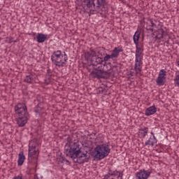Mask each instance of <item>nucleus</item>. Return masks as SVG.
I'll return each instance as SVG.
<instances>
[{
	"instance_id": "obj_1",
	"label": "nucleus",
	"mask_w": 179,
	"mask_h": 179,
	"mask_svg": "<svg viewBox=\"0 0 179 179\" xmlns=\"http://www.w3.org/2000/svg\"><path fill=\"white\" fill-rule=\"evenodd\" d=\"M64 153L66 156L71 157L74 163L83 164L89 162L90 157H87V152L85 154L82 152V148L78 143H73V145H66L64 147Z\"/></svg>"
},
{
	"instance_id": "obj_2",
	"label": "nucleus",
	"mask_w": 179,
	"mask_h": 179,
	"mask_svg": "<svg viewBox=\"0 0 179 179\" xmlns=\"http://www.w3.org/2000/svg\"><path fill=\"white\" fill-rule=\"evenodd\" d=\"M111 62H104L100 66L95 67L90 73V79H110L113 76Z\"/></svg>"
},
{
	"instance_id": "obj_3",
	"label": "nucleus",
	"mask_w": 179,
	"mask_h": 179,
	"mask_svg": "<svg viewBox=\"0 0 179 179\" xmlns=\"http://www.w3.org/2000/svg\"><path fill=\"white\" fill-rule=\"evenodd\" d=\"M82 5L84 8H94V10L100 13V15H106L108 10V1L107 0H81Z\"/></svg>"
},
{
	"instance_id": "obj_4",
	"label": "nucleus",
	"mask_w": 179,
	"mask_h": 179,
	"mask_svg": "<svg viewBox=\"0 0 179 179\" xmlns=\"http://www.w3.org/2000/svg\"><path fill=\"white\" fill-rule=\"evenodd\" d=\"M15 113L17 115L16 122L18 127H23L30 120V114L27 111V106L24 103H18L14 107Z\"/></svg>"
},
{
	"instance_id": "obj_5",
	"label": "nucleus",
	"mask_w": 179,
	"mask_h": 179,
	"mask_svg": "<svg viewBox=\"0 0 179 179\" xmlns=\"http://www.w3.org/2000/svg\"><path fill=\"white\" fill-rule=\"evenodd\" d=\"M110 145L103 143L96 146L92 152V156L96 160H103V159H105V157H107L110 155Z\"/></svg>"
},
{
	"instance_id": "obj_6",
	"label": "nucleus",
	"mask_w": 179,
	"mask_h": 179,
	"mask_svg": "<svg viewBox=\"0 0 179 179\" xmlns=\"http://www.w3.org/2000/svg\"><path fill=\"white\" fill-rule=\"evenodd\" d=\"M51 61L56 66L63 68V66H65V63L64 62V55L62 54V51L57 50L53 52L51 55Z\"/></svg>"
},
{
	"instance_id": "obj_7",
	"label": "nucleus",
	"mask_w": 179,
	"mask_h": 179,
	"mask_svg": "<svg viewBox=\"0 0 179 179\" xmlns=\"http://www.w3.org/2000/svg\"><path fill=\"white\" fill-rule=\"evenodd\" d=\"M124 49L120 47H116L112 50V53L110 55L106 54L105 57L103 58V62H107V61H110V59H114V58H117L120 57V53L122 52Z\"/></svg>"
},
{
	"instance_id": "obj_8",
	"label": "nucleus",
	"mask_w": 179,
	"mask_h": 179,
	"mask_svg": "<svg viewBox=\"0 0 179 179\" xmlns=\"http://www.w3.org/2000/svg\"><path fill=\"white\" fill-rule=\"evenodd\" d=\"M103 57H99L96 55L95 56H93L92 59H91V65H89L87 67V69L88 72H90L92 69H90V66H93L92 71L94 69V68H99L101 65H103Z\"/></svg>"
},
{
	"instance_id": "obj_9",
	"label": "nucleus",
	"mask_w": 179,
	"mask_h": 179,
	"mask_svg": "<svg viewBox=\"0 0 179 179\" xmlns=\"http://www.w3.org/2000/svg\"><path fill=\"white\" fill-rule=\"evenodd\" d=\"M150 171H146L145 169H141L136 173V177L137 179H148L149 178V177H150Z\"/></svg>"
},
{
	"instance_id": "obj_10",
	"label": "nucleus",
	"mask_w": 179,
	"mask_h": 179,
	"mask_svg": "<svg viewBox=\"0 0 179 179\" xmlns=\"http://www.w3.org/2000/svg\"><path fill=\"white\" fill-rule=\"evenodd\" d=\"M142 59H136L135 60V66H134V69L136 72V75H138V73H141L142 72Z\"/></svg>"
},
{
	"instance_id": "obj_11",
	"label": "nucleus",
	"mask_w": 179,
	"mask_h": 179,
	"mask_svg": "<svg viewBox=\"0 0 179 179\" xmlns=\"http://www.w3.org/2000/svg\"><path fill=\"white\" fill-rule=\"evenodd\" d=\"M157 111V108H156V106L153 105L152 106H150L147 109H145V115H146V117H150V115H153V114H156Z\"/></svg>"
},
{
	"instance_id": "obj_12",
	"label": "nucleus",
	"mask_w": 179,
	"mask_h": 179,
	"mask_svg": "<svg viewBox=\"0 0 179 179\" xmlns=\"http://www.w3.org/2000/svg\"><path fill=\"white\" fill-rule=\"evenodd\" d=\"M34 79H36V74L34 73H29L28 75L25 76L24 82H25V83L31 84L34 82Z\"/></svg>"
},
{
	"instance_id": "obj_13",
	"label": "nucleus",
	"mask_w": 179,
	"mask_h": 179,
	"mask_svg": "<svg viewBox=\"0 0 179 179\" xmlns=\"http://www.w3.org/2000/svg\"><path fill=\"white\" fill-rule=\"evenodd\" d=\"M24 160H26V157L24 156V153L23 152V151H21L18 155L17 165L23 166Z\"/></svg>"
},
{
	"instance_id": "obj_14",
	"label": "nucleus",
	"mask_w": 179,
	"mask_h": 179,
	"mask_svg": "<svg viewBox=\"0 0 179 179\" xmlns=\"http://www.w3.org/2000/svg\"><path fill=\"white\" fill-rule=\"evenodd\" d=\"M155 143H157L156 136H150V138L145 142V146H155Z\"/></svg>"
},
{
	"instance_id": "obj_15",
	"label": "nucleus",
	"mask_w": 179,
	"mask_h": 179,
	"mask_svg": "<svg viewBox=\"0 0 179 179\" xmlns=\"http://www.w3.org/2000/svg\"><path fill=\"white\" fill-rule=\"evenodd\" d=\"M47 40V35L38 33L36 36V41L43 43Z\"/></svg>"
},
{
	"instance_id": "obj_16",
	"label": "nucleus",
	"mask_w": 179,
	"mask_h": 179,
	"mask_svg": "<svg viewBox=\"0 0 179 179\" xmlns=\"http://www.w3.org/2000/svg\"><path fill=\"white\" fill-rule=\"evenodd\" d=\"M95 55H96V51H94V50H91L90 51L85 52V59H87V61L89 60L92 61V58H93V57H94Z\"/></svg>"
},
{
	"instance_id": "obj_17",
	"label": "nucleus",
	"mask_w": 179,
	"mask_h": 179,
	"mask_svg": "<svg viewBox=\"0 0 179 179\" xmlns=\"http://www.w3.org/2000/svg\"><path fill=\"white\" fill-rule=\"evenodd\" d=\"M57 162H58V164H62V163H64V162H66L67 164H71V162H69V160L66 159V158H65V156H64V155H62V152L59 153V157H57Z\"/></svg>"
},
{
	"instance_id": "obj_18",
	"label": "nucleus",
	"mask_w": 179,
	"mask_h": 179,
	"mask_svg": "<svg viewBox=\"0 0 179 179\" xmlns=\"http://www.w3.org/2000/svg\"><path fill=\"white\" fill-rule=\"evenodd\" d=\"M143 50L139 48H136V59H143Z\"/></svg>"
},
{
	"instance_id": "obj_19",
	"label": "nucleus",
	"mask_w": 179,
	"mask_h": 179,
	"mask_svg": "<svg viewBox=\"0 0 179 179\" xmlns=\"http://www.w3.org/2000/svg\"><path fill=\"white\" fill-rule=\"evenodd\" d=\"M148 132H149V128L148 127L141 128L138 130V134L141 138H145L148 135Z\"/></svg>"
},
{
	"instance_id": "obj_20",
	"label": "nucleus",
	"mask_w": 179,
	"mask_h": 179,
	"mask_svg": "<svg viewBox=\"0 0 179 179\" xmlns=\"http://www.w3.org/2000/svg\"><path fill=\"white\" fill-rule=\"evenodd\" d=\"M139 38H141V32L139 30H137L133 36L134 43L139 42Z\"/></svg>"
},
{
	"instance_id": "obj_21",
	"label": "nucleus",
	"mask_w": 179,
	"mask_h": 179,
	"mask_svg": "<svg viewBox=\"0 0 179 179\" xmlns=\"http://www.w3.org/2000/svg\"><path fill=\"white\" fill-rule=\"evenodd\" d=\"M166 76H167V71H166L164 69H162L159 71L157 78L166 79Z\"/></svg>"
},
{
	"instance_id": "obj_22",
	"label": "nucleus",
	"mask_w": 179,
	"mask_h": 179,
	"mask_svg": "<svg viewBox=\"0 0 179 179\" xmlns=\"http://www.w3.org/2000/svg\"><path fill=\"white\" fill-rule=\"evenodd\" d=\"M28 153V160H30V159H32L33 156H35V155H37V152H38V150H29Z\"/></svg>"
},
{
	"instance_id": "obj_23",
	"label": "nucleus",
	"mask_w": 179,
	"mask_h": 179,
	"mask_svg": "<svg viewBox=\"0 0 179 179\" xmlns=\"http://www.w3.org/2000/svg\"><path fill=\"white\" fill-rule=\"evenodd\" d=\"M157 86H163L166 83V78H157Z\"/></svg>"
},
{
	"instance_id": "obj_24",
	"label": "nucleus",
	"mask_w": 179,
	"mask_h": 179,
	"mask_svg": "<svg viewBox=\"0 0 179 179\" xmlns=\"http://www.w3.org/2000/svg\"><path fill=\"white\" fill-rule=\"evenodd\" d=\"M124 173H122V172H120L117 170L113 171V177H117V178H121V179H122Z\"/></svg>"
},
{
	"instance_id": "obj_25",
	"label": "nucleus",
	"mask_w": 179,
	"mask_h": 179,
	"mask_svg": "<svg viewBox=\"0 0 179 179\" xmlns=\"http://www.w3.org/2000/svg\"><path fill=\"white\" fill-rule=\"evenodd\" d=\"M156 33L157 36L161 37V38H164V29H163V28L157 29Z\"/></svg>"
},
{
	"instance_id": "obj_26",
	"label": "nucleus",
	"mask_w": 179,
	"mask_h": 179,
	"mask_svg": "<svg viewBox=\"0 0 179 179\" xmlns=\"http://www.w3.org/2000/svg\"><path fill=\"white\" fill-rule=\"evenodd\" d=\"M43 108H41V103H38L35 107L34 113H36V114H40Z\"/></svg>"
},
{
	"instance_id": "obj_27",
	"label": "nucleus",
	"mask_w": 179,
	"mask_h": 179,
	"mask_svg": "<svg viewBox=\"0 0 179 179\" xmlns=\"http://www.w3.org/2000/svg\"><path fill=\"white\" fill-rule=\"evenodd\" d=\"M110 72H112V76H114L115 73H118V66L117 65H112Z\"/></svg>"
},
{
	"instance_id": "obj_28",
	"label": "nucleus",
	"mask_w": 179,
	"mask_h": 179,
	"mask_svg": "<svg viewBox=\"0 0 179 179\" xmlns=\"http://www.w3.org/2000/svg\"><path fill=\"white\" fill-rule=\"evenodd\" d=\"M173 80L175 82V85H177L179 87V71H178V73H176Z\"/></svg>"
},
{
	"instance_id": "obj_29",
	"label": "nucleus",
	"mask_w": 179,
	"mask_h": 179,
	"mask_svg": "<svg viewBox=\"0 0 179 179\" xmlns=\"http://www.w3.org/2000/svg\"><path fill=\"white\" fill-rule=\"evenodd\" d=\"M113 171H114L109 169L108 174L104 176L103 179H106V177H109V178H113Z\"/></svg>"
},
{
	"instance_id": "obj_30",
	"label": "nucleus",
	"mask_w": 179,
	"mask_h": 179,
	"mask_svg": "<svg viewBox=\"0 0 179 179\" xmlns=\"http://www.w3.org/2000/svg\"><path fill=\"white\" fill-rule=\"evenodd\" d=\"M63 61L64 62V65H66V62H68V55L65 52H64L63 55Z\"/></svg>"
},
{
	"instance_id": "obj_31",
	"label": "nucleus",
	"mask_w": 179,
	"mask_h": 179,
	"mask_svg": "<svg viewBox=\"0 0 179 179\" xmlns=\"http://www.w3.org/2000/svg\"><path fill=\"white\" fill-rule=\"evenodd\" d=\"M136 44V48H141V50L143 49V43H139V41L137 43H134Z\"/></svg>"
},
{
	"instance_id": "obj_32",
	"label": "nucleus",
	"mask_w": 179,
	"mask_h": 179,
	"mask_svg": "<svg viewBox=\"0 0 179 179\" xmlns=\"http://www.w3.org/2000/svg\"><path fill=\"white\" fill-rule=\"evenodd\" d=\"M45 83L48 85L51 82V75H46V79L45 80Z\"/></svg>"
},
{
	"instance_id": "obj_33",
	"label": "nucleus",
	"mask_w": 179,
	"mask_h": 179,
	"mask_svg": "<svg viewBox=\"0 0 179 179\" xmlns=\"http://www.w3.org/2000/svg\"><path fill=\"white\" fill-rule=\"evenodd\" d=\"M37 150V146H36V145H31V143H29V150Z\"/></svg>"
},
{
	"instance_id": "obj_34",
	"label": "nucleus",
	"mask_w": 179,
	"mask_h": 179,
	"mask_svg": "<svg viewBox=\"0 0 179 179\" xmlns=\"http://www.w3.org/2000/svg\"><path fill=\"white\" fill-rule=\"evenodd\" d=\"M145 29H146L147 31H151L152 33H153V31L155 30L153 29V27H152L150 25V26H147Z\"/></svg>"
},
{
	"instance_id": "obj_35",
	"label": "nucleus",
	"mask_w": 179,
	"mask_h": 179,
	"mask_svg": "<svg viewBox=\"0 0 179 179\" xmlns=\"http://www.w3.org/2000/svg\"><path fill=\"white\" fill-rule=\"evenodd\" d=\"M150 26L151 27L154 28V27H157V25H156V24H155V22H153V19H150Z\"/></svg>"
},
{
	"instance_id": "obj_36",
	"label": "nucleus",
	"mask_w": 179,
	"mask_h": 179,
	"mask_svg": "<svg viewBox=\"0 0 179 179\" xmlns=\"http://www.w3.org/2000/svg\"><path fill=\"white\" fill-rule=\"evenodd\" d=\"M36 100L38 103H41V105L43 104V99H41V96H37Z\"/></svg>"
},
{
	"instance_id": "obj_37",
	"label": "nucleus",
	"mask_w": 179,
	"mask_h": 179,
	"mask_svg": "<svg viewBox=\"0 0 179 179\" xmlns=\"http://www.w3.org/2000/svg\"><path fill=\"white\" fill-rule=\"evenodd\" d=\"M13 179H23V177L21 176H15Z\"/></svg>"
},
{
	"instance_id": "obj_38",
	"label": "nucleus",
	"mask_w": 179,
	"mask_h": 179,
	"mask_svg": "<svg viewBox=\"0 0 179 179\" xmlns=\"http://www.w3.org/2000/svg\"><path fill=\"white\" fill-rule=\"evenodd\" d=\"M155 38L156 40H162V38H161V36H159V35H156V36H155Z\"/></svg>"
},
{
	"instance_id": "obj_39",
	"label": "nucleus",
	"mask_w": 179,
	"mask_h": 179,
	"mask_svg": "<svg viewBox=\"0 0 179 179\" xmlns=\"http://www.w3.org/2000/svg\"><path fill=\"white\" fill-rule=\"evenodd\" d=\"M13 41H14L13 38L11 37V38H9L8 43H9L10 44H12V43H13Z\"/></svg>"
},
{
	"instance_id": "obj_40",
	"label": "nucleus",
	"mask_w": 179,
	"mask_h": 179,
	"mask_svg": "<svg viewBox=\"0 0 179 179\" xmlns=\"http://www.w3.org/2000/svg\"><path fill=\"white\" fill-rule=\"evenodd\" d=\"M51 73H52L51 69H48L47 70V75H51Z\"/></svg>"
},
{
	"instance_id": "obj_41",
	"label": "nucleus",
	"mask_w": 179,
	"mask_h": 179,
	"mask_svg": "<svg viewBox=\"0 0 179 179\" xmlns=\"http://www.w3.org/2000/svg\"><path fill=\"white\" fill-rule=\"evenodd\" d=\"M99 92H101L102 93L106 90V88L100 87Z\"/></svg>"
},
{
	"instance_id": "obj_42",
	"label": "nucleus",
	"mask_w": 179,
	"mask_h": 179,
	"mask_svg": "<svg viewBox=\"0 0 179 179\" xmlns=\"http://www.w3.org/2000/svg\"><path fill=\"white\" fill-rule=\"evenodd\" d=\"M134 73H134V71H130V72H129L130 76H134Z\"/></svg>"
},
{
	"instance_id": "obj_43",
	"label": "nucleus",
	"mask_w": 179,
	"mask_h": 179,
	"mask_svg": "<svg viewBox=\"0 0 179 179\" xmlns=\"http://www.w3.org/2000/svg\"><path fill=\"white\" fill-rule=\"evenodd\" d=\"M17 41H19V40L16 39V40H14V41H13V43H17Z\"/></svg>"
},
{
	"instance_id": "obj_44",
	"label": "nucleus",
	"mask_w": 179,
	"mask_h": 179,
	"mask_svg": "<svg viewBox=\"0 0 179 179\" xmlns=\"http://www.w3.org/2000/svg\"><path fill=\"white\" fill-rule=\"evenodd\" d=\"M151 136H155V133H153V131H151Z\"/></svg>"
},
{
	"instance_id": "obj_45",
	"label": "nucleus",
	"mask_w": 179,
	"mask_h": 179,
	"mask_svg": "<svg viewBox=\"0 0 179 179\" xmlns=\"http://www.w3.org/2000/svg\"><path fill=\"white\" fill-rule=\"evenodd\" d=\"M152 36H155V34H154V33H152Z\"/></svg>"
},
{
	"instance_id": "obj_46",
	"label": "nucleus",
	"mask_w": 179,
	"mask_h": 179,
	"mask_svg": "<svg viewBox=\"0 0 179 179\" xmlns=\"http://www.w3.org/2000/svg\"><path fill=\"white\" fill-rule=\"evenodd\" d=\"M101 57H103V54H101Z\"/></svg>"
},
{
	"instance_id": "obj_47",
	"label": "nucleus",
	"mask_w": 179,
	"mask_h": 179,
	"mask_svg": "<svg viewBox=\"0 0 179 179\" xmlns=\"http://www.w3.org/2000/svg\"><path fill=\"white\" fill-rule=\"evenodd\" d=\"M94 134V135H96V133H93Z\"/></svg>"
},
{
	"instance_id": "obj_48",
	"label": "nucleus",
	"mask_w": 179,
	"mask_h": 179,
	"mask_svg": "<svg viewBox=\"0 0 179 179\" xmlns=\"http://www.w3.org/2000/svg\"><path fill=\"white\" fill-rule=\"evenodd\" d=\"M0 41H1V38H0Z\"/></svg>"
}]
</instances>
